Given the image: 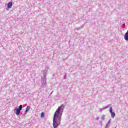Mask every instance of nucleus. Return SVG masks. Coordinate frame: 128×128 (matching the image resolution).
I'll return each instance as SVG.
<instances>
[{
  "instance_id": "1",
  "label": "nucleus",
  "mask_w": 128,
  "mask_h": 128,
  "mask_svg": "<svg viewBox=\"0 0 128 128\" xmlns=\"http://www.w3.org/2000/svg\"><path fill=\"white\" fill-rule=\"evenodd\" d=\"M64 110V105L62 104L56 110L53 118V126L54 128H56L60 124V120H62V116Z\"/></svg>"
},
{
  "instance_id": "6",
  "label": "nucleus",
  "mask_w": 128,
  "mask_h": 128,
  "mask_svg": "<svg viewBox=\"0 0 128 128\" xmlns=\"http://www.w3.org/2000/svg\"><path fill=\"white\" fill-rule=\"evenodd\" d=\"M12 3L10 2H9L8 4V8H12Z\"/></svg>"
},
{
  "instance_id": "2",
  "label": "nucleus",
  "mask_w": 128,
  "mask_h": 128,
  "mask_svg": "<svg viewBox=\"0 0 128 128\" xmlns=\"http://www.w3.org/2000/svg\"><path fill=\"white\" fill-rule=\"evenodd\" d=\"M43 77H42L41 82H42V87L44 88V86L46 85V71L44 70L43 73Z\"/></svg>"
},
{
  "instance_id": "10",
  "label": "nucleus",
  "mask_w": 128,
  "mask_h": 128,
  "mask_svg": "<svg viewBox=\"0 0 128 128\" xmlns=\"http://www.w3.org/2000/svg\"><path fill=\"white\" fill-rule=\"evenodd\" d=\"M110 114L112 112H112V107H110Z\"/></svg>"
},
{
  "instance_id": "3",
  "label": "nucleus",
  "mask_w": 128,
  "mask_h": 128,
  "mask_svg": "<svg viewBox=\"0 0 128 128\" xmlns=\"http://www.w3.org/2000/svg\"><path fill=\"white\" fill-rule=\"evenodd\" d=\"M22 110V105H20L19 106V108H17L16 109V116H19L20 114V110Z\"/></svg>"
},
{
  "instance_id": "5",
  "label": "nucleus",
  "mask_w": 128,
  "mask_h": 128,
  "mask_svg": "<svg viewBox=\"0 0 128 128\" xmlns=\"http://www.w3.org/2000/svg\"><path fill=\"white\" fill-rule=\"evenodd\" d=\"M124 38L125 40H128V30H127V32H126L124 36Z\"/></svg>"
},
{
  "instance_id": "15",
  "label": "nucleus",
  "mask_w": 128,
  "mask_h": 128,
  "mask_svg": "<svg viewBox=\"0 0 128 128\" xmlns=\"http://www.w3.org/2000/svg\"><path fill=\"white\" fill-rule=\"evenodd\" d=\"M99 119H100V118H99V117H97V118H96V120H98Z\"/></svg>"
},
{
  "instance_id": "12",
  "label": "nucleus",
  "mask_w": 128,
  "mask_h": 128,
  "mask_svg": "<svg viewBox=\"0 0 128 128\" xmlns=\"http://www.w3.org/2000/svg\"><path fill=\"white\" fill-rule=\"evenodd\" d=\"M64 79L66 80V74H65L64 76Z\"/></svg>"
},
{
  "instance_id": "13",
  "label": "nucleus",
  "mask_w": 128,
  "mask_h": 128,
  "mask_svg": "<svg viewBox=\"0 0 128 128\" xmlns=\"http://www.w3.org/2000/svg\"><path fill=\"white\" fill-rule=\"evenodd\" d=\"M110 120H111L110 119V120H109V121L108 122L107 124L108 125V124H110Z\"/></svg>"
},
{
  "instance_id": "9",
  "label": "nucleus",
  "mask_w": 128,
  "mask_h": 128,
  "mask_svg": "<svg viewBox=\"0 0 128 128\" xmlns=\"http://www.w3.org/2000/svg\"><path fill=\"white\" fill-rule=\"evenodd\" d=\"M101 118H102V120H104V119L106 118V116L102 115V116Z\"/></svg>"
},
{
  "instance_id": "8",
  "label": "nucleus",
  "mask_w": 128,
  "mask_h": 128,
  "mask_svg": "<svg viewBox=\"0 0 128 128\" xmlns=\"http://www.w3.org/2000/svg\"><path fill=\"white\" fill-rule=\"evenodd\" d=\"M111 114V116L112 118H114V116H116V112H112Z\"/></svg>"
},
{
  "instance_id": "4",
  "label": "nucleus",
  "mask_w": 128,
  "mask_h": 128,
  "mask_svg": "<svg viewBox=\"0 0 128 128\" xmlns=\"http://www.w3.org/2000/svg\"><path fill=\"white\" fill-rule=\"evenodd\" d=\"M110 106H112V104H110L108 106H105V107L103 108H100V112H102V111L104 110H106V108H108Z\"/></svg>"
},
{
  "instance_id": "7",
  "label": "nucleus",
  "mask_w": 128,
  "mask_h": 128,
  "mask_svg": "<svg viewBox=\"0 0 128 128\" xmlns=\"http://www.w3.org/2000/svg\"><path fill=\"white\" fill-rule=\"evenodd\" d=\"M30 110V107L29 106H28L25 110V114H26V112H28Z\"/></svg>"
},
{
  "instance_id": "14",
  "label": "nucleus",
  "mask_w": 128,
  "mask_h": 128,
  "mask_svg": "<svg viewBox=\"0 0 128 128\" xmlns=\"http://www.w3.org/2000/svg\"><path fill=\"white\" fill-rule=\"evenodd\" d=\"M83 26H80L78 28V30H80V28H82Z\"/></svg>"
},
{
  "instance_id": "11",
  "label": "nucleus",
  "mask_w": 128,
  "mask_h": 128,
  "mask_svg": "<svg viewBox=\"0 0 128 128\" xmlns=\"http://www.w3.org/2000/svg\"><path fill=\"white\" fill-rule=\"evenodd\" d=\"M44 113L42 112L41 114V118H44Z\"/></svg>"
},
{
  "instance_id": "16",
  "label": "nucleus",
  "mask_w": 128,
  "mask_h": 128,
  "mask_svg": "<svg viewBox=\"0 0 128 128\" xmlns=\"http://www.w3.org/2000/svg\"><path fill=\"white\" fill-rule=\"evenodd\" d=\"M108 124H106V128H108Z\"/></svg>"
}]
</instances>
